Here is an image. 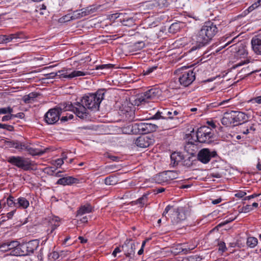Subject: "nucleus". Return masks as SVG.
I'll return each instance as SVG.
<instances>
[{
  "label": "nucleus",
  "instance_id": "nucleus-31",
  "mask_svg": "<svg viewBox=\"0 0 261 261\" xmlns=\"http://www.w3.org/2000/svg\"><path fill=\"white\" fill-rule=\"evenodd\" d=\"M253 72V71L251 70L249 68V67L248 66L247 67H244L243 69H242L241 70L238 72V75L239 77L241 79H244L245 77L251 74Z\"/></svg>",
  "mask_w": 261,
  "mask_h": 261
},
{
  "label": "nucleus",
  "instance_id": "nucleus-63",
  "mask_svg": "<svg viewBox=\"0 0 261 261\" xmlns=\"http://www.w3.org/2000/svg\"><path fill=\"white\" fill-rule=\"evenodd\" d=\"M55 162L58 167H60L64 163L63 159H58L55 161Z\"/></svg>",
  "mask_w": 261,
  "mask_h": 261
},
{
  "label": "nucleus",
  "instance_id": "nucleus-44",
  "mask_svg": "<svg viewBox=\"0 0 261 261\" xmlns=\"http://www.w3.org/2000/svg\"><path fill=\"white\" fill-rule=\"evenodd\" d=\"M145 46V43L143 41H139L134 44V47L136 50H140Z\"/></svg>",
  "mask_w": 261,
  "mask_h": 261
},
{
  "label": "nucleus",
  "instance_id": "nucleus-14",
  "mask_svg": "<svg viewBox=\"0 0 261 261\" xmlns=\"http://www.w3.org/2000/svg\"><path fill=\"white\" fill-rule=\"evenodd\" d=\"M88 72H83L81 71L74 70L71 71V69H63L58 71V76L60 78H65L71 79L73 77L84 76L89 74Z\"/></svg>",
  "mask_w": 261,
  "mask_h": 261
},
{
  "label": "nucleus",
  "instance_id": "nucleus-57",
  "mask_svg": "<svg viewBox=\"0 0 261 261\" xmlns=\"http://www.w3.org/2000/svg\"><path fill=\"white\" fill-rule=\"evenodd\" d=\"M12 119H13V116H12V114H11L10 115H5V116H3L2 119V121H7L10 120Z\"/></svg>",
  "mask_w": 261,
  "mask_h": 261
},
{
  "label": "nucleus",
  "instance_id": "nucleus-62",
  "mask_svg": "<svg viewBox=\"0 0 261 261\" xmlns=\"http://www.w3.org/2000/svg\"><path fill=\"white\" fill-rule=\"evenodd\" d=\"M17 143V140H13L7 142L8 145L10 147H13L15 148V144Z\"/></svg>",
  "mask_w": 261,
  "mask_h": 261
},
{
  "label": "nucleus",
  "instance_id": "nucleus-47",
  "mask_svg": "<svg viewBox=\"0 0 261 261\" xmlns=\"http://www.w3.org/2000/svg\"><path fill=\"white\" fill-rule=\"evenodd\" d=\"M122 16H124V14L123 13H115L111 14L109 16V18L111 20H115L116 19L118 18H122Z\"/></svg>",
  "mask_w": 261,
  "mask_h": 261
},
{
  "label": "nucleus",
  "instance_id": "nucleus-43",
  "mask_svg": "<svg viewBox=\"0 0 261 261\" xmlns=\"http://www.w3.org/2000/svg\"><path fill=\"white\" fill-rule=\"evenodd\" d=\"M181 164L184 166H186L187 167H190V166H191L192 165L193 162L191 160V158L190 157H188L187 159H185L184 158V160L182 161Z\"/></svg>",
  "mask_w": 261,
  "mask_h": 261
},
{
  "label": "nucleus",
  "instance_id": "nucleus-46",
  "mask_svg": "<svg viewBox=\"0 0 261 261\" xmlns=\"http://www.w3.org/2000/svg\"><path fill=\"white\" fill-rule=\"evenodd\" d=\"M218 250L222 252H224L227 250L225 243L224 242H220L218 243Z\"/></svg>",
  "mask_w": 261,
  "mask_h": 261
},
{
  "label": "nucleus",
  "instance_id": "nucleus-2",
  "mask_svg": "<svg viewBox=\"0 0 261 261\" xmlns=\"http://www.w3.org/2000/svg\"><path fill=\"white\" fill-rule=\"evenodd\" d=\"M105 91L104 89H99L95 93L85 95L80 99V104L85 108L92 111L99 110L100 104L104 98Z\"/></svg>",
  "mask_w": 261,
  "mask_h": 261
},
{
  "label": "nucleus",
  "instance_id": "nucleus-5",
  "mask_svg": "<svg viewBox=\"0 0 261 261\" xmlns=\"http://www.w3.org/2000/svg\"><path fill=\"white\" fill-rule=\"evenodd\" d=\"M8 162L24 171L30 170L33 165L29 159L20 156H10L8 159Z\"/></svg>",
  "mask_w": 261,
  "mask_h": 261
},
{
  "label": "nucleus",
  "instance_id": "nucleus-30",
  "mask_svg": "<svg viewBox=\"0 0 261 261\" xmlns=\"http://www.w3.org/2000/svg\"><path fill=\"white\" fill-rule=\"evenodd\" d=\"M39 95V94L37 92H32L28 95H24L22 98V100L24 103H29L32 101H34L35 98L37 97Z\"/></svg>",
  "mask_w": 261,
  "mask_h": 261
},
{
  "label": "nucleus",
  "instance_id": "nucleus-42",
  "mask_svg": "<svg viewBox=\"0 0 261 261\" xmlns=\"http://www.w3.org/2000/svg\"><path fill=\"white\" fill-rule=\"evenodd\" d=\"M13 109L10 107L0 108V115L6 114H11L13 112Z\"/></svg>",
  "mask_w": 261,
  "mask_h": 261
},
{
  "label": "nucleus",
  "instance_id": "nucleus-48",
  "mask_svg": "<svg viewBox=\"0 0 261 261\" xmlns=\"http://www.w3.org/2000/svg\"><path fill=\"white\" fill-rule=\"evenodd\" d=\"M0 128L7 129L9 131H12L14 130V127L12 125L2 124L0 123Z\"/></svg>",
  "mask_w": 261,
  "mask_h": 261
},
{
  "label": "nucleus",
  "instance_id": "nucleus-3",
  "mask_svg": "<svg viewBox=\"0 0 261 261\" xmlns=\"http://www.w3.org/2000/svg\"><path fill=\"white\" fill-rule=\"evenodd\" d=\"M167 214L173 224H176L186 218L185 213L182 210L179 208H175L170 205L166 206L162 214L163 217H165L166 220L169 219L166 216Z\"/></svg>",
  "mask_w": 261,
  "mask_h": 261
},
{
  "label": "nucleus",
  "instance_id": "nucleus-36",
  "mask_svg": "<svg viewBox=\"0 0 261 261\" xmlns=\"http://www.w3.org/2000/svg\"><path fill=\"white\" fill-rule=\"evenodd\" d=\"M165 174L167 175L169 178L171 180L178 178V173L176 171H168L166 172Z\"/></svg>",
  "mask_w": 261,
  "mask_h": 261
},
{
  "label": "nucleus",
  "instance_id": "nucleus-56",
  "mask_svg": "<svg viewBox=\"0 0 261 261\" xmlns=\"http://www.w3.org/2000/svg\"><path fill=\"white\" fill-rule=\"evenodd\" d=\"M250 102L261 104V96L251 99Z\"/></svg>",
  "mask_w": 261,
  "mask_h": 261
},
{
  "label": "nucleus",
  "instance_id": "nucleus-28",
  "mask_svg": "<svg viewBox=\"0 0 261 261\" xmlns=\"http://www.w3.org/2000/svg\"><path fill=\"white\" fill-rule=\"evenodd\" d=\"M26 151L32 155H40L43 154L45 151L38 148L31 147L29 144L27 145Z\"/></svg>",
  "mask_w": 261,
  "mask_h": 261
},
{
  "label": "nucleus",
  "instance_id": "nucleus-25",
  "mask_svg": "<svg viewBox=\"0 0 261 261\" xmlns=\"http://www.w3.org/2000/svg\"><path fill=\"white\" fill-rule=\"evenodd\" d=\"M177 123L176 122H173L169 119H164L162 126L161 128L163 130H168L172 128L175 127L177 125Z\"/></svg>",
  "mask_w": 261,
  "mask_h": 261
},
{
  "label": "nucleus",
  "instance_id": "nucleus-35",
  "mask_svg": "<svg viewBox=\"0 0 261 261\" xmlns=\"http://www.w3.org/2000/svg\"><path fill=\"white\" fill-rule=\"evenodd\" d=\"M28 144V143H23L17 141V143L15 144V149L20 151L26 150Z\"/></svg>",
  "mask_w": 261,
  "mask_h": 261
},
{
  "label": "nucleus",
  "instance_id": "nucleus-50",
  "mask_svg": "<svg viewBox=\"0 0 261 261\" xmlns=\"http://www.w3.org/2000/svg\"><path fill=\"white\" fill-rule=\"evenodd\" d=\"M162 113L164 112H159L158 111L152 117L151 119H159L160 118L165 119V116L163 115Z\"/></svg>",
  "mask_w": 261,
  "mask_h": 261
},
{
  "label": "nucleus",
  "instance_id": "nucleus-11",
  "mask_svg": "<svg viewBox=\"0 0 261 261\" xmlns=\"http://www.w3.org/2000/svg\"><path fill=\"white\" fill-rule=\"evenodd\" d=\"M61 113L62 109L60 107L50 109L45 114L44 120L48 124H55L59 120Z\"/></svg>",
  "mask_w": 261,
  "mask_h": 261
},
{
  "label": "nucleus",
  "instance_id": "nucleus-61",
  "mask_svg": "<svg viewBox=\"0 0 261 261\" xmlns=\"http://www.w3.org/2000/svg\"><path fill=\"white\" fill-rule=\"evenodd\" d=\"M260 195H261V194H253L251 195H250V196H247V197H245L244 198V200H250L252 198H255V197H256L258 196H259Z\"/></svg>",
  "mask_w": 261,
  "mask_h": 261
},
{
  "label": "nucleus",
  "instance_id": "nucleus-27",
  "mask_svg": "<svg viewBox=\"0 0 261 261\" xmlns=\"http://www.w3.org/2000/svg\"><path fill=\"white\" fill-rule=\"evenodd\" d=\"M92 211V207L89 204L81 206L77 211V216H82L85 214L91 213Z\"/></svg>",
  "mask_w": 261,
  "mask_h": 261
},
{
  "label": "nucleus",
  "instance_id": "nucleus-51",
  "mask_svg": "<svg viewBox=\"0 0 261 261\" xmlns=\"http://www.w3.org/2000/svg\"><path fill=\"white\" fill-rule=\"evenodd\" d=\"M252 210V207L251 205H246L242 208V212L248 213Z\"/></svg>",
  "mask_w": 261,
  "mask_h": 261
},
{
  "label": "nucleus",
  "instance_id": "nucleus-29",
  "mask_svg": "<svg viewBox=\"0 0 261 261\" xmlns=\"http://www.w3.org/2000/svg\"><path fill=\"white\" fill-rule=\"evenodd\" d=\"M60 218L58 217L54 216L50 218L49 220L51 226V230L50 233H52L59 225Z\"/></svg>",
  "mask_w": 261,
  "mask_h": 261
},
{
  "label": "nucleus",
  "instance_id": "nucleus-26",
  "mask_svg": "<svg viewBox=\"0 0 261 261\" xmlns=\"http://www.w3.org/2000/svg\"><path fill=\"white\" fill-rule=\"evenodd\" d=\"M29 206V202L24 197H19L16 200V207L25 209Z\"/></svg>",
  "mask_w": 261,
  "mask_h": 261
},
{
  "label": "nucleus",
  "instance_id": "nucleus-24",
  "mask_svg": "<svg viewBox=\"0 0 261 261\" xmlns=\"http://www.w3.org/2000/svg\"><path fill=\"white\" fill-rule=\"evenodd\" d=\"M178 113V112L177 111H174L173 112H172V111H167L166 110L164 111V113H162L166 119H169L171 120L173 119V121L176 122L177 123L179 122L178 117H174V116L177 115Z\"/></svg>",
  "mask_w": 261,
  "mask_h": 261
},
{
  "label": "nucleus",
  "instance_id": "nucleus-37",
  "mask_svg": "<svg viewBox=\"0 0 261 261\" xmlns=\"http://www.w3.org/2000/svg\"><path fill=\"white\" fill-rule=\"evenodd\" d=\"M7 203L9 206L16 207V200L12 195H10L7 199Z\"/></svg>",
  "mask_w": 261,
  "mask_h": 261
},
{
  "label": "nucleus",
  "instance_id": "nucleus-10",
  "mask_svg": "<svg viewBox=\"0 0 261 261\" xmlns=\"http://www.w3.org/2000/svg\"><path fill=\"white\" fill-rule=\"evenodd\" d=\"M195 79V73L191 69L182 71L178 77L180 84L184 87L191 85Z\"/></svg>",
  "mask_w": 261,
  "mask_h": 261
},
{
  "label": "nucleus",
  "instance_id": "nucleus-9",
  "mask_svg": "<svg viewBox=\"0 0 261 261\" xmlns=\"http://www.w3.org/2000/svg\"><path fill=\"white\" fill-rule=\"evenodd\" d=\"M96 8L93 6L87 7L83 8L80 10L75 11L72 15L69 14L65 15L62 17L63 20L64 21H68L71 20L81 18L84 16L88 15L90 14L93 13L96 11Z\"/></svg>",
  "mask_w": 261,
  "mask_h": 261
},
{
  "label": "nucleus",
  "instance_id": "nucleus-59",
  "mask_svg": "<svg viewBox=\"0 0 261 261\" xmlns=\"http://www.w3.org/2000/svg\"><path fill=\"white\" fill-rule=\"evenodd\" d=\"M12 116H13V118H19L22 119V118H24V114L23 113L21 112V113H18L15 115L12 114Z\"/></svg>",
  "mask_w": 261,
  "mask_h": 261
},
{
  "label": "nucleus",
  "instance_id": "nucleus-38",
  "mask_svg": "<svg viewBox=\"0 0 261 261\" xmlns=\"http://www.w3.org/2000/svg\"><path fill=\"white\" fill-rule=\"evenodd\" d=\"M105 183L107 185H115L117 183L116 179L113 176L108 177L105 178Z\"/></svg>",
  "mask_w": 261,
  "mask_h": 261
},
{
  "label": "nucleus",
  "instance_id": "nucleus-23",
  "mask_svg": "<svg viewBox=\"0 0 261 261\" xmlns=\"http://www.w3.org/2000/svg\"><path fill=\"white\" fill-rule=\"evenodd\" d=\"M19 38L17 34H12L9 35H1L0 44H7L12 41L14 39Z\"/></svg>",
  "mask_w": 261,
  "mask_h": 261
},
{
  "label": "nucleus",
  "instance_id": "nucleus-16",
  "mask_svg": "<svg viewBox=\"0 0 261 261\" xmlns=\"http://www.w3.org/2000/svg\"><path fill=\"white\" fill-rule=\"evenodd\" d=\"M154 142V139L147 136H141L135 141L136 145L141 148H146L152 145Z\"/></svg>",
  "mask_w": 261,
  "mask_h": 261
},
{
  "label": "nucleus",
  "instance_id": "nucleus-12",
  "mask_svg": "<svg viewBox=\"0 0 261 261\" xmlns=\"http://www.w3.org/2000/svg\"><path fill=\"white\" fill-rule=\"evenodd\" d=\"M39 246V242L37 240H33L27 243L21 244L20 256L28 255L33 253Z\"/></svg>",
  "mask_w": 261,
  "mask_h": 261
},
{
  "label": "nucleus",
  "instance_id": "nucleus-20",
  "mask_svg": "<svg viewBox=\"0 0 261 261\" xmlns=\"http://www.w3.org/2000/svg\"><path fill=\"white\" fill-rule=\"evenodd\" d=\"M77 183H79V179L72 176L64 177L59 179L57 181V184L63 186Z\"/></svg>",
  "mask_w": 261,
  "mask_h": 261
},
{
  "label": "nucleus",
  "instance_id": "nucleus-41",
  "mask_svg": "<svg viewBox=\"0 0 261 261\" xmlns=\"http://www.w3.org/2000/svg\"><path fill=\"white\" fill-rule=\"evenodd\" d=\"M46 6L44 4H41L36 6V11L39 12L40 14L43 15L45 14L43 11H46Z\"/></svg>",
  "mask_w": 261,
  "mask_h": 261
},
{
  "label": "nucleus",
  "instance_id": "nucleus-33",
  "mask_svg": "<svg viewBox=\"0 0 261 261\" xmlns=\"http://www.w3.org/2000/svg\"><path fill=\"white\" fill-rule=\"evenodd\" d=\"M258 243L257 239L255 237H248L247 239V246L251 248H254Z\"/></svg>",
  "mask_w": 261,
  "mask_h": 261
},
{
  "label": "nucleus",
  "instance_id": "nucleus-45",
  "mask_svg": "<svg viewBox=\"0 0 261 261\" xmlns=\"http://www.w3.org/2000/svg\"><path fill=\"white\" fill-rule=\"evenodd\" d=\"M113 67H114L113 64H103V65L97 66L96 67L95 69L96 70L103 69H111V68H112Z\"/></svg>",
  "mask_w": 261,
  "mask_h": 261
},
{
  "label": "nucleus",
  "instance_id": "nucleus-8",
  "mask_svg": "<svg viewBox=\"0 0 261 261\" xmlns=\"http://www.w3.org/2000/svg\"><path fill=\"white\" fill-rule=\"evenodd\" d=\"M160 94L159 89L152 88L141 94L138 98V101L141 105L148 103L156 99Z\"/></svg>",
  "mask_w": 261,
  "mask_h": 261
},
{
  "label": "nucleus",
  "instance_id": "nucleus-40",
  "mask_svg": "<svg viewBox=\"0 0 261 261\" xmlns=\"http://www.w3.org/2000/svg\"><path fill=\"white\" fill-rule=\"evenodd\" d=\"M59 257V254L57 251H52L48 254V258L51 261L55 260Z\"/></svg>",
  "mask_w": 261,
  "mask_h": 261
},
{
  "label": "nucleus",
  "instance_id": "nucleus-15",
  "mask_svg": "<svg viewBox=\"0 0 261 261\" xmlns=\"http://www.w3.org/2000/svg\"><path fill=\"white\" fill-rule=\"evenodd\" d=\"M132 240L127 239L122 246V251H123L127 257H130L135 253L136 245L134 242H132Z\"/></svg>",
  "mask_w": 261,
  "mask_h": 261
},
{
  "label": "nucleus",
  "instance_id": "nucleus-64",
  "mask_svg": "<svg viewBox=\"0 0 261 261\" xmlns=\"http://www.w3.org/2000/svg\"><path fill=\"white\" fill-rule=\"evenodd\" d=\"M48 78H53L56 76H58V71L57 72H51L46 74Z\"/></svg>",
  "mask_w": 261,
  "mask_h": 261
},
{
  "label": "nucleus",
  "instance_id": "nucleus-6",
  "mask_svg": "<svg viewBox=\"0 0 261 261\" xmlns=\"http://www.w3.org/2000/svg\"><path fill=\"white\" fill-rule=\"evenodd\" d=\"M158 126L148 122L135 123L132 125V131L135 134H146L156 130Z\"/></svg>",
  "mask_w": 261,
  "mask_h": 261
},
{
  "label": "nucleus",
  "instance_id": "nucleus-60",
  "mask_svg": "<svg viewBox=\"0 0 261 261\" xmlns=\"http://www.w3.org/2000/svg\"><path fill=\"white\" fill-rule=\"evenodd\" d=\"M246 194V193L244 192L239 191V192H238L237 193H236L235 194V196L236 197L241 198H243Z\"/></svg>",
  "mask_w": 261,
  "mask_h": 261
},
{
  "label": "nucleus",
  "instance_id": "nucleus-17",
  "mask_svg": "<svg viewBox=\"0 0 261 261\" xmlns=\"http://www.w3.org/2000/svg\"><path fill=\"white\" fill-rule=\"evenodd\" d=\"M10 254L14 256H20L21 244L17 241H11L7 242Z\"/></svg>",
  "mask_w": 261,
  "mask_h": 261
},
{
  "label": "nucleus",
  "instance_id": "nucleus-39",
  "mask_svg": "<svg viewBox=\"0 0 261 261\" xmlns=\"http://www.w3.org/2000/svg\"><path fill=\"white\" fill-rule=\"evenodd\" d=\"M190 148L192 151H195V149L196 148V147L194 143L191 141H189L186 144L185 146V149L188 152H190Z\"/></svg>",
  "mask_w": 261,
  "mask_h": 261
},
{
  "label": "nucleus",
  "instance_id": "nucleus-1",
  "mask_svg": "<svg viewBox=\"0 0 261 261\" xmlns=\"http://www.w3.org/2000/svg\"><path fill=\"white\" fill-rule=\"evenodd\" d=\"M218 31V28L214 22H205L201 29L193 37V40L196 42V45L191 48L190 51L195 50L208 44Z\"/></svg>",
  "mask_w": 261,
  "mask_h": 261
},
{
  "label": "nucleus",
  "instance_id": "nucleus-7",
  "mask_svg": "<svg viewBox=\"0 0 261 261\" xmlns=\"http://www.w3.org/2000/svg\"><path fill=\"white\" fill-rule=\"evenodd\" d=\"M213 133L211 128L203 126L198 128L196 132L197 141L201 143L209 144L212 142Z\"/></svg>",
  "mask_w": 261,
  "mask_h": 261
},
{
  "label": "nucleus",
  "instance_id": "nucleus-53",
  "mask_svg": "<svg viewBox=\"0 0 261 261\" xmlns=\"http://www.w3.org/2000/svg\"><path fill=\"white\" fill-rule=\"evenodd\" d=\"M240 55H242L243 57H246L247 55V53L246 51L242 48L241 49H239L237 53V56H239Z\"/></svg>",
  "mask_w": 261,
  "mask_h": 261
},
{
  "label": "nucleus",
  "instance_id": "nucleus-18",
  "mask_svg": "<svg viewBox=\"0 0 261 261\" xmlns=\"http://www.w3.org/2000/svg\"><path fill=\"white\" fill-rule=\"evenodd\" d=\"M252 48L257 55H261V34L254 36L251 41Z\"/></svg>",
  "mask_w": 261,
  "mask_h": 261
},
{
  "label": "nucleus",
  "instance_id": "nucleus-13",
  "mask_svg": "<svg viewBox=\"0 0 261 261\" xmlns=\"http://www.w3.org/2000/svg\"><path fill=\"white\" fill-rule=\"evenodd\" d=\"M217 155L216 151H210L208 148H203L198 153L197 160L203 164L208 163L212 158Z\"/></svg>",
  "mask_w": 261,
  "mask_h": 261
},
{
  "label": "nucleus",
  "instance_id": "nucleus-34",
  "mask_svg": "<svg viewBox=\"0 0 261 261\" xmlns=\"http://www.w3.org/2000/svg\"><path fill=\"white\" fill-rule=\"evenodd\" d=\"M148 200L147 195L144 194L141 197L139 198L136 201H134L136 204H140L141 207L144 206V205L147 203Z\"/></svg>",
  "mask_w": 261,
  "mask_h": 261
},
{
  "label": "nucleus",
  "instance_id": "nucleus-52",
  "mask_svg": "<svg viewBox=\"0 0 261 261\" xmlns=\"http://www.w3.org/2000/svg\"><path fill=\"white\" fill-rule=\"evenodd\" d=\"M0 249L2 251H8L9 250L7 242H5L0 245Z\"/></svg>",
  "mask_w": 261,
  "mask_h": 261
},
{
  "label": "nucleus",
  "instance_id": "nucleus-22",
  "mask_svg": "<svg viewBox=\"0 0 261 261\" xmlns=\"http://www.w3.org/2000/svg\"><path fill=\"white\" fill-rule=\"evenodd\" d=\"M171 163L172 166H177L179 163L184 160V155L180 152H174L171 154Z\"/></svg>",
  "mask_w": 261,
  "mask_h": 261
},
{
  "label": "nucleus",
  "instance_id": "nucleus-54",
  "mask_svg": "<svg viewBox=\"0 0 261 261\" xmlns=\"http://www.w3.org/2000/svg\"><path fill=\"white\" fill-rule=\"evenodd\" d=\"M106 156L110 159H111V160H112L113 161H115V162H118L119 160V157L118 156H113V155H110L109 154H107Z\"/></svg>",
  "mask_w": 261,
  "mask_h": 261
},
{
  "label": "nucleus",
  "instance_id": "nucleus-21",
  "mask_svg": "<svg viewBox=\"0 0 261 261\" xmlns=\"http://www.w3.org/2000/svg\"><path fill=\"white\" fill-rule=\"evenodd\" d=\"M221 123L223 125L226 126L230 125H234V121L233 118L231 111L230 112H226L224 114V116L221 119Z\"/></svg>",
  "mask_w": 261,
  "mask_h": 261
},
{
  "label": "nucleus",
  "instance_id": "nucleus-4",
  "mask_svg": "<svg viewBox=\"0 0 261 261\" xmlns=\"http://www.w3.org/2000/svg\"><path fill=\"white\" fill-rule=\"evenodd\" d=\"M63 108H61L62 110L64 111H73L74 113L81 119L86 118L88 115V112L85 107L80 104V101H77L72 103L70 102H64L62 104Z\"/></svg>",
  "mask_w": 261,
  "mask_h": 261
},
{
  "label": "nucleus",
  "instance_id": "nucleus-49",
  "mask_svg": "<svg viewBox=\"0 0 261 261\" xmlns=\"http://www.w3.org/2000/svg\"><path fill=\"white\" fill-rule=\"evenodd\" d=\"M156 68H157V66H155L147 68L146 70H143L144 75L149 74L150 73L152 72Z\"/></svg>",
  "mask_w": 261,
  "mask_h": 261
},
{
  "label": "nucleus",
  "instance_id": "nucleus-19",
  "mask_svg": "<svg viewBox=\"0 0 261 261\" xmlns=\"http://www.w3.org/2000/svg\"><path fill=\"white\" fill-rule=\"evenodd\" d=\"M231 114L236 126L241 124L247 120L248 117L244 113L240 111H231Z\"/></svg>",
  "mask_w": 261,
  "mask_h": 261
},
{
  "label": "nucleus",
  "instance_id": "nucleus-55",
  "mask_svg": "<svg viewBox=\"0 0 261 261\" xmlns=\"http://www.w3.org/2000/svg\"><path fill=\"white\" fill-rule=\"evenodd\" d=\"M248 62L247 61V60H244V61H242L240 62H239L238 63L235 64L233 65V68H238V67H240L241 66H242L246 63H248Z\"/></svg>",
  "mask_w": 261,
  "mask_h": 261
},
{
  "label": "nucleus",
  "instance_id": "nucleus-58",
  "mask_svg": "<svg viewBox=\"0 0 261 261\" xmlns=\"http://www.w3.org/2000/svg\"><path fill=\"white\" fill-rule=\"evenodd\" d=\"M194 248L195 247L181 248V251L183 252L184 253L187 254L190 250L194 249Z\"/></svg>",
  "mask_w": 261,
  "mask_h": 261
},
{
  "label": "nucleus",
  "instance_id": "nucleus-32",
  "mask_svg": "<svg viewBox=\"0 0 261 261\" xmlns=\"http://www.w3.org/2000/svg\"><path fill=\"white\" fill-rule=\"evenodd\" d=\"M120 21L124 25L129 27L135 24V20L132 17L121 18Z\"/></svg>",
  "mask_w": 261,
  "mask_h": 261
}]
</instances>
